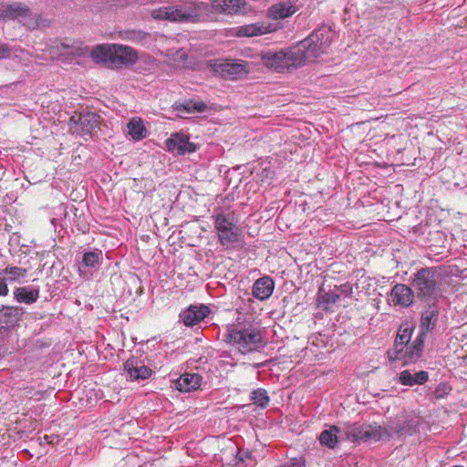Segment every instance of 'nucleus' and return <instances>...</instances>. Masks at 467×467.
<instances>
[{"label":"nucleus","mask_w":467,"mask_h":467,"mask_svg":"<svg viewBox=\"0 0 467 467\" xmlns=\"http://www.w3.org/2000/svg\"><path fill=\"white\" fill-rule=\"evenodd\" d=\"M228 339L242 354L256 351L263 347V334L251 323H239L229 327Z\"/></svg>","instance_id":"obj_1"},{"label":"nucleus","mask_w":467,"mask_h":467,"mask_svg":"<svg viewBox=\"0 0 467 467\" xmlns=\"http://www.w3.org/2000/svg\"><path fill=\"white\" fill-rule=\"evenodd\" d=\"M90 57L97 62L117 67L132 65L138 60V53L134 48L119 44L99 45L91 51Z\"/></svg>","instance_id":"obj_2"},{"label":"nucleus","mask_w":467,"mask_h":467,"mask_svg":"<svg viewBox=\"0 0 467 467\" xmlns=\"http://www.w3.org/2000/svg\"><path fill=\"white\" fill-rule=\"evenodd\" d=\"M412 285L422 300L436 298L441 291V276L434 267L420 269L414 275Z\"/></svg>","instance_id":"obj_3"},{"label":"nucleus","mask_w":467,"mask_h":467,"mask_svg":"<svg viewBox=\"0 0 467 467\" xmlns=\"http://www.w3.org/2000/svg\"><path fill=\"white\" fill-rule=\"evenodd\" d=\"M213 218L221 244H233L240 241L242 232L237 225V219L234 212L222 211L215 213Z\"/></svg>","instance_id":"obj_4"},{"label":"nucleus","mask_w":467,"mask_h":467,"mask_svg":"<svg viewBox=\"0 0 467 467\" xmlns=\"http://www.w3.org/2000/svg\"><path fill=\"white\" fill-rule=\"evenodd\" d=\"M347 440L357 441H380L389 440L391 434L381 426L353 423L342 429Z\"/></svg>","instance_id":"obj_5"},{"label":"nucleus","mask_w":467,"mask_h":467,"mask_svg":"<svg viewBox=\"0 0 467 467\" xmlns=\"http://www.w3.org/2000/svg\"><path fill=\"white\" fill-rule=\"evenodd\" d=\"M423 333H420L415 339L397 351H388V357L392 361H400L402 365L417 362L421 357L424 347Z\"/></svg>","instance_id":"obj_6"},{"label":"nucleus","mask_w":467,"mask_h":467,"mask_svg":"<svg viewBox=\"0 0 467 467\" xmlns=\"http://www.w3.org/2000/svg\"><path fill=\"white\" fill-rule=\"evenodd\" d=\"M332 35L330 29L323 28L316 30L302 42V47L307 49L308 55L312 57H318L326 53L330 47Z\"/></svg>","instance_id":"obj_7"},{"label":"nucleus","mask_w":467,"mask_h":467,"mask_svg":"<svg viewBox=\"0 0 467 467\" xmlns=\"http://www.w3.org/2000/svg\"><path fill=\"white\" fill-rule=\"evenodd\" d=\"M0 16L7 19H19L28 28H36L39 26L37 19L31 17V10L26 5L13 3L0 7Z\"/></svg>","instance_id":"obj_8"},{"label":"nucleus","mask_w":467,"mask_h":467,"mask_svg":"<svg viewBox=\"0 0 467 467\" xmlns=\"http://www.w3.org/2000/svg\"><path fill=\"white\" fill-rule=\"evenodd\" d=\"M209 68L215 75L223 78L236 79L242 75L246 74L245 67L242 63H237L229 59H214L208 64Z\"/></svg>","instance_id":"obj_9"},{"label":"nucleus","mask_w":467,"mask_h":467,"mask_svg":"<svg viewBox=\"0 0 467 467\" xmlns=\"http://www.w3.org/2000/svg\"><path fill=\"white\" fill-rule=\"evenodd\" d=\"M210 5L206 3H189L183 7L178 8L179 16L177 22L190 21L192 23L202 21L208 16Z\"/></svg>","instance_id":"obj_10"},{"label":"nucleus","mask_w":467,"mask_h":467,"mask_svg":"<svg viewBox=\"0 0 467 467\" xmlns=\"http://www.w3.org/2000/svg\"><path fill=\"white\" fill-rule=\"evenodd\" d=\"M165 144L169 151H176L180 155L196 150V145L189 140V137L179 133L171 134Z\"/></svg>","instance_id":"obj_11"},{"label":"nucleus","mask_w":467,"mask_h":467,"mask_svg":"<svg viewBox=\"0 0 467 467\" xmlns=\"http://www.w3.org/2000/svg\"><path fill=\"white\" fill-rule=\"evenodd\" d=\"M76 44V42L71 44L61 41L55 42L48 47L49 56L57 59L64 57H79L84 53V48Z\"/></svg>","instance_id":"obj_12"},{"label":"nucleus","mask_w":467,"mask_h":467,"mask_svg":"<svg viewBox=\"0 0 467 467\" xmlns=\"http://www.w3.org/2000/svg\"><path fill=\"white\" fill-rule=\"evenodd\" d=\"M210 313V308L204 305L190 306L182 311L180 317L186 327H192L203 320Z\"/></svg>","instance_id":"obj_13"},{"label":"nucleus","mask_w":467,"mask_h":467,"mask_svg":"<svg viewBox=\"0 0 467 467\" xmlns=\"http://www.w3.org/2000/svg\"><path fill=\"white\" fill-rule=\"evenodd\" d=\"M212 8L215 12L227 14H244L247 11L245 0H213Z\"/></svg>","instance_id":"obj_14"},{"label":"nucleus","mask_w":467,"mask_h":467,"mask_svg":"<svg viewBox=\"0 0 467 467\" xmlns=\"http://www.w3.org/2000/svg\"><path fill=\"white\" fill-rule=\"evenodd\" d=\"M124 370L131 379H146L152 373L149 367L143 365L135 358H130L124 363Z\"/></svg>","instance_id":"obj_15"},{"label":"nucleus","mask_w":467,"mask_h":467,"mask_svg":"<svg viewBox=\"0 0 467 467\" xmlns=\"http://www.w3.org/2000/svg\"><path fill=\"white\" fill-rule=\"evenodd\" d=\"M390 296L395 305L409 306L413 302L414 293L407 285L397 284L391 289Z\"/></svg>","instance_id":"obj_16"},{"label":"nucleus","mask_w":467,"mask_h":467,"mask_svg":"<svg viewBox=\"0 0 467 467\" xmlns=\"http://www.w3.org/2000/svg\"><path fill=\"white\" fill-rule=\"evenodd\" d=\"M263 64L275 71L284 72L285 70V50L268 51L261 55Z\"/></svg>","instance_id":"obj_17"},{"label":"nucleus","mask_w":467,"mask_h":467,"mask_svg":"<svg viewBox=\"0 0 467 467\" xmlns=\"http://www.w3.org/2000/svg\"><path fill=\"white\" fill-rule=\"evenodd\" d=\"M310 57L311 56L308 55L307 49H305L304 47L291 48L285 51V70H290L291 68H296L303 66L306 58Z\"/></svg>","instance_id":"obj_18"},{"label":"nucleus","mask_w":467,"mask_h":467,"mask_svg":"<svg viewBox=\"0 0 467 467\" xmlns=\"http://www.w3.org/2000/svg\"><path fill=\"white\" fill-rule=\"evenodd\" d=\"M202 377L196 373H184L176 380V388L181 392H191L200 388Z\"/></svg>","instance_id":"obj_19"},{"label":"nucleus","mask_w":467,"mask_h":467,"mask_svg":"<svg viewBox=\"0 0 467 467\" xmlns=\"http://www.w3.org/2000/svg\"><path fill=\"white\" fill-rule=\"evenodd\" d=\"M274 286L272 278L268 276L261 277L254 284L253 296L259 300H265L273 294Z\"/></svg>","instance_id":"obj_20"},{"label":"nucleus","mask_w":467,"mask_h":467,"mask_svg":"<svg viewBox=\"0 0 467 467\" xmlns=\"http://www.w3.org/2000/svg\"><path fill=\"white\" fill-rule=\"evenodd\" d=\"M428 379L429 374L424 370L411 374L410 370L406 369L401 371L399 376V381L404 386L422 385L427 382Z\"/></svg>","instance_id":"obj_21"},{"label":"nucleus","mask_w":467,"mask_h":467,"mask_svg":"<svg viewBox=\"0 0 467 467\" xmlns=\"http://www.w3.org/2000/svg\"><path fill=\"white\" fill-rule=\"evenodd\" d=\"M296 12V8L290 3H279L272 5L268 14L273 19H284L291 16Z\"/></svg>","instance_id":"obj_22"},{"label":"nucleus","mask_w":467,"mask_h":467,"mask_svg":"<svg viewBox=\"0 0 467 467\" xmlns=\"http://www.w3.org/2000/svg\"><path fill=\"white\" fill-rule=\"evenodd\" d=\"M412 332V327H410L409 325L400 326L394 341V346L389 351H397L398 348H405L406 345L411 343L412 341H410V339Z\"/></svg>","instance_id":"obj_23"},{"label":"nucleus","mask_w":467,"mask_h":467,"mask_svg":"<svg viewBox=\"0 0 467 467\" xmlns=\"http://www.w3.org/2000/svg\"><path fill=\"white\" fill-rule=\"evenodd\" d=\"M340 432H342V430L340 428L332 425L327 430H325L320 433L319 441L323 446H327L330 449H333L337 444V434Z\"/></svg>","instance_id":"obj_24"},{"label":"nucleus","mask_w":467,"mask_h":467,"mask_svg":"<svg viewBox=\"0 0 467 467\" xmlns=\"http://www.w3.org/2000/svg\"><path fill=\"white\" fill-rule=\"evenodd\" d=\"M150 16L155 20H169L171 22H177L179 13L175 6H162L151 10Z\"/></svg>","instance_id":"obj_25"},{"label":"nucleus","mask_w":467,"mask_h":467,"mask_svg":"<svg viewBox=\"0 0 467 467\" xmlns=\"http://www.w3.org/2000/svg\"><path fill=\"white\" fill-rule=\"evenodd\" d=\"M439 317V312L434 307H430L425 310L421 315V333L429 332L433 330L436 326L437 320Z\"/></svg>","instance_id":"obj_26"},{"label":"nucleus","mask_w":467,"mask_h":467,"mask_svg":"<svg viewBox=\"0 0 467 467\" xmlns=\"http://www.w3.org/2000/svg\"><path fill=\"white\" fill-rule=\"evenodd\" d=\"M128 132L135 140H140L147 135V130L140 119H131L128 125Z\"/></svg>","instance_id":"obj_27"},{"label":"nucleus","mask_w":467,"mask_h":467,"mask_svg":"<svg viewBox=\"0 0 467 467\" xmlns=\"http://www.w3.org/2000/svg\"><path fill=\"white\" fill-rule=\"evenodd\" d=\"M16 299L20 303L33 304L39 297V290H30L27 287H18L14 292Z\"/></svg>","instance_id":"obj_28"},{"label":"nucleus","mask_w":467,"mask_h":467,"mask_svg":"<svg viewBox=\"0 0 467 467\" xmlns=\"http://www.w3.org/2000/svg\"><path fill=\"white\" fill-rule=\"evenodd\" d=\"M266 32H267V29L263 25L251 24V25H246V26L239 27L236 35L238 36L251 37V36L264 35Z\"/></svg>","instance_id":"obj_29"},{"label":"nucleus","mask_w":467,"mask_h":467,"mask_svg":"<svg viewBox=\"0 0 467 467\" xmlns=\"http://www.w3.org/2000/svg\"><path fill=\"white\" fill-rule=\"evenodd\" d=\"M207 106L202 101L187 100L176 107L177 110H184L188 113L203 112Z\"/></svg>","instance_id":"obj_30"},{"label":"nucleus","mask_w":467,"mask_h":467,"mask_svg":"<svg viewBox=\"0 0 467 467\" xmlns=\"http://www.w3.org/2000/svg\"><path fill=\"white\" fill-rule=\"evenodd\" d=\"M339 298L340 294L338 293V290L337 288L330 291H325L323 289H320L317 300L320 305H329L337 303Z\"/></svg>","instance_id":"obj_31"},{"label":"nucleus","mask_w":467,"mask_h":467,"mask_svg":"<svg viewBox=\"0 0 467 467\" xmlns=\"http://www.w3.org/2000/svg\"><path fill=\"white\" fill-rule=\"evenodd\" d=\"M251 399L254 404L262 408H265L270 400L267 391L262 389L254 390Z\"/></svg>","instance_id":"obj_32"},{"label":"nucleus","mask_w":467,"mask_h":467,"mask_svg":"<svg viewBox=\"0 0 467 467\" xmlns=\"http://www.w3.org/2000/svg\"><path fill=\"white\" fill-rule=\"evenodd\" d=\"M149 34L141 31V30H128L123 34V39L129 40L134 43H142L147 37Z\"/></svg>","instance_id":"obj_33"},{"label":"nucleus","mask_w":467,"mask_h":467,"mask_svg":"<svg viewBox=\"0 0 467 467\" xmlns=\"http://www.w3.org/2000/svg\"><path fill=\"white\" fill-rule=\"evenodd\" d=\"M3 273L9 275L10 281H16L21 277H25L27 271L26 268L18 266H7L3 270Z\"/></svg>","instance_id":"obj_34"},{"label":"nucleus","mask_w":467,"mask_h":467,"mask_svg":"<svg viewBox=\"0 0 467 467\" xmlns=\"http://www.w3.org/2000/svg\"><path fill=\"white\" fill-rule=\"evenodd\" d=\"M101 258V252H87L83 255V264L86 266H95L99 265V259Z\"/></svg>","instance_id":"obj_35"},{"label":"nucleus","mask_w":467,"mask_h":467,"mask_svg":"<svg viewBox=\"0 0 467 467\" xmlns=\"http://www.w3.org/2000/svg\"><path fill=\"white\" fill-rule=\"evenodd\" d=\"M79 123L81 125H85L86 123H88L89 125L88 130H93L98 124L97 116L93 113L80 115Z\"/></svg>","instance_id":"obj_36"},{"label":"nucleus","mask_w":467,"mask_h":467,"mask_svg":"<svg viewBox=\"0 0 467 467\" xmlns=\"http://www.w3.org/2000/svg\"><path fill=\"white\" fill-rule=\"evenodd\" d=\"M451 389L447 384L441 383L437 386V388L434 391L435 397L437 399H443L444 397H446L449 394Z\"/></svg>","instance_id":"obj_37"},{"label":"nucleus","mask_w":467,"mask_h":467,"mask_svg":"<svg viewBox=\"0 0 467 467\" xmlns=\"http://www.w3.org/2000/svg\"><path fill=\"white\" fill-rule=\"evenodd\" d=\"M10 55V47L6 44H0V59L8 58Z\"/></svg>","instance_id":"obj_38"},{"label":"nucleus","mask_w":467,"mask_h":467,"mask_svg":"<svg viewBox=\"0 0 467 467\" xmlns=\"http://www.w3.org/2000/svg\"><path fill=\"white\" fill-rule=\"evenodd\" d=\"M8 292L9 290L5 279L0 277V296H7Z\"/></svg>","instance_id":"obj_39"},{"label":"nucleus","mask_w":467,"mask_h":467,"mask_svg":"<svg viewBox=\"0 0 467 467\" xmlns=\"http://www.w3.org/2000/svg\"><path fill=\"white\" fill-rule=\"evenodd\" d=\"M252 453L250 451H245L240 456V461L244 462L246 459H250Z\"/></svg>","instance_id":"obj_40"}]
</instances>
